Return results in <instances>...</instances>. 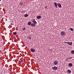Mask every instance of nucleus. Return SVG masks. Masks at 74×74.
Segmentation results:
<instances>
[{"label":"nucleus","mask_w":74,"mask_h":74,"mask_svg":"<svg viewBox=\"0 0 74 74\" xmlns=\"http://www.w3.org/2000/svg\"><path fill=\"white\" fill-rule=\"evenodd\" d=\"M58 68L56 66H54L52 67V69L53 70H54V71H56L58 70Z\"/></svg>","instance_id":"f257e3e1"},{"label":"nucleus","mask_w":74,"mask_h":74,"mask_svg":"<svg viewBox=\"0 0 74 74\" xmlns=\"http://www.w3.org/2000/svg\"><path fill=\"white\" fill-rule=\"evenodd\" d=\"M32 22L33 23H34L35 25H36L37 23L36 21V20L34 19H33L32 20Z\"/></svg>","instance_id":"f03ea898"},{"label":"nucleus","mask_w":74,"mask_h":74,"mask_svg":"<svg viewBox=\"0 0 74 74\" xmlns=\"http://www.w3.org/2000/svg\"><path fill=\"white\" fill-rule=\"evenodd\" d=\"M54 4H55V6L56 8H58V4L56 2H54Z\"/></svg>","instance_id":"7ed1b4c3"},{"label":"nucleus","mask_w":74,"mask_h":74,"mask_svg":"<svg viewBox=\"0 0 74 74\" xmlns=\"http://www.w3.org/2000/svg\"><path fill=\"white\" fill-rule=\"evenodd\" d=\"M54 63L55 65H57L58 64V61H55L54 62Z\"/></svg>","instance_id":"20e7f679"},{"label":"nucleus","mask_w":74,"mask_h":74,"mask_svg":"<svg viewBox=\"0 0 74 74\" xmlns=\"http://www.w3.org/2000/svg\"><path fill=\"white\" fill-rule=\"evenodd\" d=\"M61 34L62 36H64L65 35V33L64 32H62L61 33Z\"/></svg>","instance_id":"39448f33"},{"label":"nucleus","mask_w":74,"mask_h":74,"mask_svg":"<svg viewBox=\"0 0 74 74\" xmlns=\"http://www.w3.org/2000/svg\"><path fill=\"white\" fill-rule=\"evenodd\" d=\"M67 44H68L69 45H71L72 44H73V42H67Z\"/></svg>","instance_id":"423d86ee"},{"label":"nucleus","mask_w":74,"mask_h":74,"mask_svg":"<svg viewBox=\"0 0 74 74\" xmlns=\"http://www.w3.org/2000/svg\"><path fill=\"white\" fill-rule=\"evenodd\" d=\"M31 51L32 52H35V50L33 49H31Z\"/></svg>","instance_id":"0eeeda50"},{"label":"nucleus","mask_w":74,"mask_h":74,"mask_svg":"<svg viewBox=\"0 0 74 74\" xmlns=\"http://www.w3.org/2000/svg\"><path fill=\"white\" fill-rule=\"evenodd\" d=\"M27 38L28 40H31L32 39V37H30V36H28L27 37Z\"/></svg>","instance_id":"6e6552de"},{"label":"nucleus","mask_w":74,"mask_h":74,"mask_svg":"<svg viewBox=\"0 0 74 74\" xmlns=\"http://www.w3.org/2000/svg\"><path fill=\"white\" fill-rule=\"evenodd\" d=\"M41 18V16H37V19H40Z\"/></svg>","instance_id":"1a4fd4ad"},{"label":"nucleus","mask_w":74,"mask_h":74,"mask_svg":"<svg viewBox=\"0 0 74 74\" xmlns=\"http://www.w3.org/2000/svg\"><path fill=\"white\" fill-rule=\"evenodd\" d=\"M58 5L59 7L60 8H61V7H62V5H61V4H60V3H58Z\"/></svg>","instance_id":"9d476101"},{"label":"nucleus","mask_w":74,"mask_h":74,"mask_svg":"<svg viewBox=\"0 0 74 74\" xmlns=\"http://www.w3.org/2000/svg\"><path fill=\"white\" fill-rule=\"evenodd\" d=\"M69 30H71V32H73V31H74V29H73L72 28H70Z\"/></svg>","instance_id":"9b49d317"},{"label":"nucleus","mask_w":74,"mask_h":74,"mask_svg":"<svg viewBox=\"0 0 74 74\" xmlns=\"http://www.w3.org/2000/svg\"><path fill=\"white\" fill-rule=\"evenodd\" d=\"M69 67H71V66H73V64L71 63H70L69 64Z\"/></svg>","instance_id":"f8f14e48"},{"label":"nucleus","mask_w":74,"mask_h":74,"mask_svg":"<svg viewBox=\"0 0 74 74\" xmlns=\"http://www.w3.org/2000/svg\"><path fill=\"white\" fill-rule=\"evenodd\" d=\"M67 71L68 73H71V70H68Z\"/></svg>","instance_id":"ddd939ff"},{"label":"nucleus","mask_w":74,"mask_h":74,"mask_svg":"<svg viewBox=\"0 0 74 74\" xmlns=\"http://www.w3.org/2000/svg\"><path fill=\"white\" fill-rule=\"evenodd\" d=\"M31 24H32V23L30 22H29L28 23V25H31Z\"/></svg>","instance_id":"4468645a"},{"label":"nucleus","mask_w":74,"mask_h":74,"mask_svg":"<svg viewBox=\"0 0 74 74\" xmlns=\"http://www.w3.org/2000/svg\"><path fill=\"white\" fill-rule=\"evenodd\" d=\"M28 16V14H25L24 15V16L25 17H27Z\"/></svg>","instance_id":"2eb2a0df"},{"label":"nucleus","mask_w":74,"mask_h":74,"mask_svg":"<svg viewBox=\"0 0 74 74\" xmlns=\"http://www.w3.org/2000/svg\"><path fill=\"white\" fill-rule=\"evenodd\" d=\"M34 23H32L31 24V26L32 27H34Z\"/></svg>","instance_id":"dca6fc26"},{"label":"nucleus","mask_w":74,"mask_h":74,"mask_svg":"<svg viewBox=\"0 0 74 74\" xmlns=\"http://www.w3.org/2000/svg\"><path fill=\"white\" fill-rule=\"evenodd\" d=\"M71 53H73V54H74V50H72L71 51Z\"/></svg>","instance_id":"f3484780"},{"label":"nucleus","mask_w":74,"mask_h":74,"mask_svg":"<svg viewBox=\"0 0 74 74\" xmlns=\"http://www.w3.org/2000/svg\"><path fill=\"white\" fill-rule=\"evenodd\" d=\"M13 34H14V35H16V32H15L13 33Z\"/></svg>","instance_id":"a211bd4d"},{"label":"nucleus","mask_w":74,"mask_h":74,"mask_svg":"<svg viewBox=\"0 0 74 74\" xmlns=\"http://www.w3.org/2000/svg\"><path fill=\"white\" fill-rule=\"evenodd\" d=\"M17 40L16 39H14V42H16V41Z\"/></svg>","instance_id":"6ab92c4d"},{"label":"nucleus","mask_w":74,"mask_h":74,"mask_svg":"<svg viewBox=\"0 0 74 74\" xmlns=\"http://www.w3.org/2000/svg\"><path fill=\"white\" fill-rule=\"evenodd\" d=\"M22 29L23 30H26V28H23Z\"/></svg>","instance_id":"aec40b11"},{"label":"nucleus","mask_w":74,"mask_h":74,"mask_svg":"<svg viewBox=\"0 0 74 74\" xmlns=\"http://www.w3.org/2000/svg\"><path fill=\"white\" fill-rule=\"evenodd\" d=\"M23 4V3H20L21 5H22Z\"/></svg>","instance_id":"412c9836"},{"label":"nucleus","mask_w":74,"mask_h":74,"mask_svg":"<svg viewBox=\"0 0 74 74\" xmlns=\"http://www.w3.org/2000/svg\"><path fill=\"white\" fill-rule=\"evenodd\" d=\"M45 8H47V6H46L45 7Z\"/></svg>","instance_id":"4be33fe9"},{"label":"nucleus","mask_w":74,"mask_h":74,"mask_svg":"<svg viewBox=\"0 0 74 74\" xmlns=\"http://www.w3.org/2000/svg\"><path fill=\"white\" fill-rule=\"evenodd\" d=\"M35 26H36V24H34V27H35Z\"/></svg>","instance_id":"5701e85b"},{"label":"nucleus","mask_w":74,"mask_h":74,"mask_svg":"<svg viewBox=\"0 0 74 74\" xmlns=\"http://www.w3.org/2000/svg\"><path fill=\"white\" fill-rule=\"evenodd\" d=\"M68 42H64V43H65V44H67V43H68Z\"/></svg>","instance_id":"b1692460"},{"label":"nucleus","mask_w":74,"mask_h":74,"mask_svg":"<svg viewBox=\"0 0 74 74\" xmlns=\"http://www.w3.org/2000/svg\"><path fill=\"white\" fill-rule=\"evenodd\" d=\"M18 62H19V63H21V61H18Z\"/></svg>","instance_id":"393cba45"},{"label":"nucleus","mask_w":74,"mask_h":74,"mask_svg":"<svg viewBox=\"0 0 74 74\" xmlns=\"http://www.w3.org/2000/svg\"><path fill=\"white\" fill-rule=\"evenodd\" d=\"M69 58V59H72V57Z\"/></svg>","instance_id":"a878e982"},{"label":"nucleus","mask_w":74,"mask_h":74,"mask_svg":"<svg viewBox=\"0 0 74 74\" xmlns=\"http://www.w3.org/2000/svg\"><path fill=\"white\" fill-rule=\"evenodd\" d=\"M21 62H23V60H21Z\"/></svg>","instance_id":"bb28decb"},{"label":"nucleus","mask_w":74,"mask_h":74,"mask_svg":"<svg viewBox=\"0 0 74 74\" xmlns=\"http://www.w3.org/2000/svg\"><path fill=\"white\" fill-rule=\"evenodd\" d=\"M11 25H12V23L11 24Z\"/></svg>","instance_id":"cd10ccee"},{"label":"nucleus","mask_w":74,"mask_h":74,"mask_svg":"<svg viewBox=\"0 0 74 74\" xmlns=\"http://www.w3.org/2000/svg\"><path fill=\"white\" fill-rule=\"evenodd\" d=\"M1 66V65H0V66Z\"/></svg>","instance_id":"c85d7f7f"},{"label":"nucleus","mask_w":74,"mask_h":74,"mask_svg":"<svg viewBox=\"0 0 74 74\" xmlns=\"http://www.w3.org/2000/svg\"><path fill=\"white\" fill-rule=\"evenodd\" d=\"M1 0H0V1H1Z\"/></svg>","instance_id":"c756f323"},{"label":"nucleus","mask_w":74,"mask_h":74,"mask_svg":"<svg viewBox=\"0 0 74 74\" xmlns=\"http://www.w3.org/2000/svg\"><path fill=\"white\" fill-rule=\"evenodd\" d=\"M73 45H74V44H73Z\"/></svg>","instance_id":"7c9ffc66"}]
</instances>
